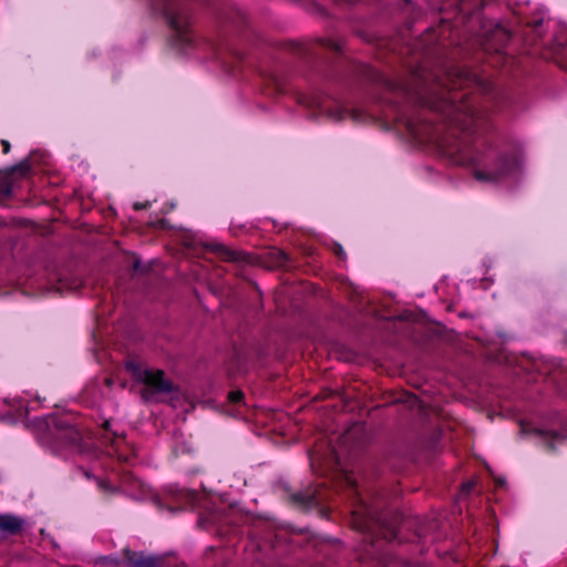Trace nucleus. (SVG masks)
Instances as JSON below:
<instances>
[{"instance_id":"f257e3e1","label":"nucleus","mask_w":567,"mask_h":567,"mask_svg":"<svg viewBox=\"0 0 567 567\" xmlns=\"http://www.w3.org/2000/svg\"><path fill=\"white\" fill-rule=\"evenodd\" d=\"M386 84L422 110L437 113L450 126L449 133L439 138L435 126L424 114L402 115L400 121L413 138L437 143L442 154L453 164L473 167L474 178L478 182L496 183L516 172V156L499 150L506 137L493 122V114L501 109V95L491 81L457 68L446 74L439 93L425 95L412 92L405 84Z\"/></svg>"},{"instance_id":"f03ea898","label":"nucleus","mask_w":567,"mask_h":567,"mask_svg":"<svg viewBox=\"0 0 567 567\" xmlns=\"http://www.w3.org/2000/svg\"><path fill=\"white\" fill-rule=\"evenodd\" d=\"M351 525L359 536L358 558L386 566L390 543L396 538L395 527L367 504L352 511Z\"/></svg>"},{"instance_id":"7ed1b4c3","label":"nucleus","mask_w":567,"mask_h":567,"mask_svg":"<svg viewBox=\"0 0 567 567\" xmlns=\"http://www.w3.org/2000/svg\"><path fill=\"white\" fill-rule=\"evenodd\" d=\"M152 9L162 14L172 32L169 43L186 52L193 49L196 37L192 21V0H150Z\"/></svg>"},{"instance_id":"20e7f679","label":"nucleus","mask_w":567,"mask_h":567,"mask_svg":"<svg viewBox=\"0 0 567 567\" xmlns=\"http://www.w3.org/2000/svg\"><path fill=\"white\" fill-rule=\"evenodd\" d=\"M293 52L321 78L334 80L337 64L344 56V42L341 39H317L295 44Z\"/></svg>"},{"instance_id":"39448f33","label":"nucleus","mask_w":567,"mask_h":567,"mask_svg":"<svg viewBox=\"0 0 567 567\" xmlns=\"http://www.w3.org/2000/svg\"><path fill=\"white\" fill-rule=\"evenodd\" d=\"M45 440L52 449H68L80 445L83 432L73 415L50 416L45 421Z\"/></svg>"},{"instance_id":"423d86ee","label":"nucleus","mask_w":567,"mask_h":567,"mask_svg":"<svg viewBox=\"0 0 567 567\" xmlns=\"http://www.w3.org/2000/svg\"><path fill=\"white\" fill-rule=\"evenodd\" d=\"M101 444L106 449L111 457H115L118 463L131 464L136 456L133 445H131L124 434L113 431L111 421L106 420L102 424Z\"/></svg>"},{"instance_id":"0eeeda50","label":"nucleus","mask_w":567,"mask_h":567,"mask_svg":"<svg viewBox=\"0 0 567 567\" xmlns=\"http://www.w3.org/2000/svg\"><path fill=\"white\" fill-rule=\"evenodd\" d=\"M313 104L321 112L327 113V116L334 122L349 118L357 124H367L372 121V116L365 111L355 107L350 109L340 102H336L333 106H326L321 101H313Z\"/></svg>"},{"instance_id":"6e6552de","label":"nucleus","mask_w":567,"mask_h":567,"mask_svg":"<svg viewBox=\"0 0 567 567\" xmlns=\"http://www.w3.org/2000/svg\"><path fill=\"white\" fill-rule=\"evenodd\" d=\"M135 377L145 384L146 390L153 394H168L176 390L174 383L165 377L163 370H138Z\"/></svg>"},{"instance_id":"1a4fd4ad","label":"nucleus","mask_w":567,"mask_h":567,"mask_svg":"<svg viewBox=\"0 0 567 567\" xmlns=\"http://www.w3.org/2000/svg\"><path fill=\"white\" fill-rule=\"evenodd\" d=\"M286 494L289 504L302 511L318 507L323 499L319 488L312 485L297 492L286 489Z\"/></svg>"},{"instance_id":"9d476101","label":"nucleus","mask_w":567,"mask_h":567,"mask_svg":"<svg viewBox=\"0 0 567 567\" xmlns=\"http://www.w3.org/2000/svg\"><path fill=\"white\" fill-rule=\"evenodd\" d=\"M31 172V158L27 157L22 159L17 165L11 166L8 168V176L0 181V195L2 197H10L12 195V183L10 181V177L12 175H19L21 177L27 176Z\"/></svg>"},{"instance_id":"9b49d317","label":"nucleus","mask_w":567,"mask_h":567,"mask_svg":"<svg viewBox=\"0 0 567 567\" xmlns=\"http://www.w3.org/2000/svg\"><path fill=\"white\" fill-rule=\"evenodd\" d=\"M213 49L215 51V55L219 59L225 68L231 73H236L239 71L241 64L245 61V55L237 50H229L227 55L224 53V49L220 44L214 43Z\"/></svg>"},{"instance_id":"f8f14e48","label":"nucleus","mask_w":567,"mask_h":567,"mask_svg":"<svg viewBox=\"0 0 567 567\" xmlns=\"http://www.w3.org/2000/svg\"><path fill=\"white\" fill-rule=\"evenodd\" d=\"M123 556L132 567H161V560L158 558L145 555L142 551H134L126 548L123 550Z\"/></svg>"},{"instance_id":"ddd939ff","label":"nucleus","mask_w":567,"mask_h":567,"mask_svg":"<svg viewBox=\"0 0 567 567\" xmlns=\"http://www.w3.org/2000/svg\"><path fill=\"white\" fill-rule=\"evenodd\" d=\"M24 524V519L14 514H0V532L7 536L20 535Z\"/></svg>"},{"instance_id":"4468645a","label":"nucleus","mask_w":567,"mask_h":567,"mask_svg":"<svg viewBox=\"0 0 567 567\" xmlns=\"http://www.w3.org/2000/svg\"><path fill=\"white\" fill-rule=\"evenodd\" d=\"M223 517L219 513L210 512L205 515H200L198 518V525L204 529H209L210 527H216L217 533H219L221 536L234 533L236 527H229L228 530H223Z\"/></svg>"},{"instance_id":"2eb2a0df","label":"nucleus","mask_w":567,"mask_h":567,"mask_svg":"<svg viewBox=\"0 0 567 567\" xmlns=\"http://www.w3.org/2000/svg\"><path fill=\"white\" fill-rule=\"evenodd\" d=\"M265 83L271 94H284L288 90L286 80L276 72L265 74Z\"/></svg>"},{"instance_id":"dca6fc26","label":"nucleus","mask_w":567,"mask_h":567,"mask_svg":"<svg viewBox=\"0 0 567 567\" xmlns=\"http://www.w3.org/2000/svg\"><path fill=\"white\" fill-rule=\"evenodd\" d=\"M228 23L238 31H243L249 24L247 13L239 8H231L227 13Z\"/></svg>"},{"instance_id":"f3484780","label":"nucleus","mask_w":567,"mask_h":567,"mask_svg":"<svg viewBox=\"0 0 567 567\" xmlns=\"http://www.w3.org/2000/svg\"><path fill=\"white\" fill-rule=\"evenodd\" d=\"M535 433L539 436L542 443L544 444L547 451H554L555 442H558L564 439L556 431L535 430Z\"/></svg>"},{"instance_id":"a211bd4d","label":"nucleus","mask_w":567,"mask_h":567,"mask_svg":"<svg viewBox=\"0 0 567 567\" xmlns=\"http://www.w3.org/2000/svg\"><path fill=\"white\" fill-rule=\"evenodd\" d=\"M269 258L275 267L289 269L291 259L287 252L281 249H274L269 252Z\"/></svg>"},{"instance_id":"6ab92c4d","label":"nucleus","mask_w":567,"mask_h":567,"mask_svg":"<svg viewBox=\"0 0 567 567\" xmlns=\"http://www.w3.org/2000/svg\"><path fill=\"white\" fill-rule=\"evenodd\" d=\"M483 7V0H460L458 10L464 16H472L480 12Z\"/></svg>"},{"instance_id":"aec40b11","label":"nucleus","mask_w":567,"mask_h":567,"mask_svg":"<svg viewBox=\"0 0 567 567\" xmlns=\"http://www.w3.org/2000/svg\"><path fill=\"white\" fill-rule=\"evenodd\" d=\"M171 496L174 501H185V503H194L197 498V493L193 489L171 488Z\"/></svg>"},{"instance_id":"412c9836","label":"nucleus","mask_w":567,"mask_h":567,"mask_svg":"<svg viewBox=\"0 0 567 567\" xmlns=\"http://www.w3.org/2000/svg\"><path fill=\"white\" fill-rule=\"evenodd\" d=\"M493 38L497 39V45L495 48V51L497 53H501L502 49L511 39V32L501 25H496V28L493 30Z\"/></svg>"},{"instance_id":"4be33fe9","label":"nucleus","mask_w":567,"mask_h":567,"mask_svg":"<svg viewBox=\"0 0 567 567\" xmlns=\"http://www.w3.org/2000/svg\"><path fill=\"white\" fill-rule=\"evenodd\" d=\"M214 251H216L224 260L226 261H240L243 260L241 254L228 249L226 246L221 244H216L214 246Z\"/></svg>"},{"instance_id":"5701e85b","label":"nucleus","mask_w":567,"mask_h":567,"mask_svg":"<svg viewBox=\"0 0 567 567\" xmlns=\"http://www.w3.org/2000/svg\"><path fill=\"white\" fill-rule=\"evenodd\" d=\"M153 503L154 505L158 508V511H164L166 509L167 512H169L172 515H174L175 513L179 512V511H183L184 507L182 506H174V505H171L166 502H164L163 498H161L159 496L155 495L153 497Z\"/></svg>"},{"instance_id":"b1692460","label":"nucleus","mask_w":567,"mask_h":567,"mask_svg":"<svg viewBox=\"0 0 567 567\" xmlns=\"http://www.w3.org/2000/svg\"><path fill=\"white\" fill-rule=\"evenodd\" d=\"M245 394L241 390H233L228 392L227 400L234 405L244 404Z\"/></svg>"},{"instance_id":"393cba45","label":"nucleus","mask_w":567,"mask_h":567,"mask_svg":"<svg viewBox=\"0 0 567 567\" xmlns=\"http://www.w3.org/2000/svg\"><path fill=\"white\" fill-rule=\"evenodd\" d=\"M95 481L100 492L104 494H114L116 492V488L109 481L99 477Z\"/></svg>"},{"instance_id":"a878e982","label":"nucleus","mask_w":567,"mask_h":567,"mask_svg":"<svg viewBox=\"0 0 567 567\" xmlns=\"http://www.w3.org/2000/svg\"><path fill=\"white\" fill-rule=\"evenodd\" d=\"M150 267H146L142 264L141 259L136 256H134L133 258V264H132V270L134 274H146L148 271Z\"/></svg>"},{"instance_id":"bb28decb","label":"nucleus","mask_w":567,"mask_h":567,"mask_svg":"<svg viewBox=\"0 0 567 567\" xmlns=\"http://www.w3.org/2000/svg\"><path fill=\"white\" fill-rule=\"evenodd\" d=\"M332 251L333 254L340 259V260H344L346 257H347V254L343 249V247L338 244V243H334L333 246H332Z\"/></svg>"},{"instance_id":"cd10ccee","label":"nucleus","mask_w":567,"mask_h":567,"mask_svg":"<svg viewBox=\"0 0 567 567\" xmlns=\"http://www.w3.org/2000/svg\"><path fill=\"white\" fill-rule=\"evenodd\" d=\"M151 207V203L150 202H144V203H141V202H136L133 204V208L134 210H143V209H147Z\"/></svg>"},{"instance_id":"c85d7f7f","label":"nucleus","mask_w":567,"mask_h":567,"mask_svg":"<svg viewBox=\"0 0 567 567\" xmlns=\"http://www.w3.org/2000/svg\"><path fill=\"white\" fill-rule=\"evenodd\" d=\"M475 486L474 482H465L462 484V491L464 493H470Z\"/></svg>"},{"instance_id":"c756f323","label":"nucleus","mask_w":567,"mask_h":567,"mask_svg":"<svg viewBox=\"0 0 567 567\" xmlns=\"http://www.w3.org/2000/svg\"><path fill=\"white\" fill-rule=\"evenodd\" d=\"M1 145H2V153L3 154H8L11 150V144L9 141L7 140H1Z\"/></svg>"},{"instance_id":"7c9ffc66","label":"nucleus","mask_w":567,"mask_h":567,"mask_svg":"<svg viewBox=\"0 0 567 567\" xmlns=\"http://www.w3.org/2000/svg\"><path fill=\"white\" fill-rule=\"evenodd\" d=\"M539 24H540V21H536V22L534 23V29H537Z\"/></svg>"},{"instance_id":"2f4dec72","label":"nucleus","mask_w":567,"mask_h":567,"mask_svg":"<svg viewBox=\"0 0 567 567\" xmlns=\"http://www.w3.org/2000/svg\"><path fill=\"white\" fill-rule=\"evenodd\" d=\"M504 483H505V481H504V480H499V481H498V484H499V485H502V484H504Z\"/></svg>"}]
</instances>
